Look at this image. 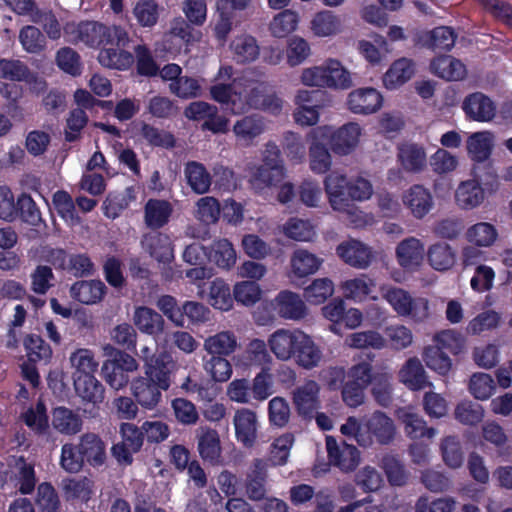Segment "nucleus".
<instances>
[{
	"mask_svg": "<svg viewBox=\"0 0 512 512\" xmlns=\"http://www.w3.org/2000/svg\"><path fill=\"white\" fill-rule=\"evenodd\" d=\"M324 188L331 207L346 213L350 222L358 226L362 222V211L353 202L364 201L371 197L373 192L371 183L362 177L350 181L346 175L333 171L325 177Z\"/></svg>",
	"mask_w": 512,
	"mask_h": 512,
	"instance_id": "1",
	"label": "nucleus"
},
{
	"mask_svg": "<svg viewBox=\"0 0 512 512\" xmlns=\"http://www.w3.org/2000/svg\"><path fill=\"white\" fill-rule=\"evenodd\" d=\"M66 34L73 35V41L82 42L91 48H102L108 45L126 47L129 43L127 31L116 25H105L98 21H81L78 24H67Z\"/></svg>",
	"mask_w": 512,
	"mask_h": 512,
	"instance_id": "2",
	"label": "nucleus"
},
{
	"mask_svg": "<svg viewBox=\"0 0 512 512\" xmlns=\"http://www.w3.org/2000/svg\"><path fill=\"white\" fill-rule=\"evenodd\" d=\"M234 97L238 98L233 101L235 115L243 114L250 109L278 114L282 108L281 100L274 94L268 93V85L265 82L248 81Z\"/></svg>",
	"mask_w": 512,
	"mask_h": 512,
	"instance_id": "3",
	"label": "nucleus"
},
{
	"mask_svg": "<svg viewBox=\"0 0 512 512\" xmlns=\"http://www.w3.org/2000/svg\"><path fill=\"white\" fill-rule=\"evenodd\" d=\"M302 82L312 87L347 89L352 85L350 73L338 60L330 59L322 66L305 69Z\"/></svg>",
	"mask_w": 512,
	"mask_h": 512,
	"instance_id": "4",
	"label": "nucleus"
},
{
	"mask_svg": "<svg viewBox=\"0 0 512 512\" xmlns=\"http://www.w3.org/2000/svg\"><path fill=\"white\" fill-rule=\"evenodd\" d=\"M121 440L111 447V455L120 466H130L134 455L141 451L144 444L143 431L130 422H122L119 426Z\"/></svg>",
	"mask_w": 512,
	"mask_h": 512,
	"instance_id": "5",
	"label": "nucleus"
},
{
	"mask_svg": "<svg viewBox=\"0 0 512 512\" xmlns=\"http://www.w3.org/2000/svg\"><path fill=\"white\" fill-rule=\"evenodd\" d=\"M348 381L341 388L343 402L352 408L363 404L365 389L370 385L371 363L362 361L354 364L347 371Z\"/></svg>",
	"mask_w": 512,
	"mask_h": 512,
	"instance_id": "6",
	"label": "nucleus"
},
{
	"mask_svg": "<svg viewBox=\"0 0 512 512\" xmlns=\"http://www.w3.org/2000/svg\"><path fill=\"white\" fill-rule=\"evenodd\" d=\"M325 92L320 89L300 90L296 96L299 107L294 113L297 124L313 126L319 120V110L324 106Z\"/></svg>",
	"mask_w": 512,
	"mask_h": 512,
	"instance_id": "7",
	"label": "nucleus"
},
{
	"mask_svg": "<svg viewBox=\"0 0 512 512\" xmlns=\"http://www.w3.org/2000/svg\"><path fill=\"white\" fill-rule=\"evenodd\" d=\"M175 368L176 364L170 354L166 352L153 354L145 360L144 377L154 382L158 387L168 390L171 386V376Z\"/></svg>",
	"mask_w": 512,
	"mask_h": 512,
	"instance_id": "8",
	"label": "nucleus"
},
{
	"mask_svg": "<svg viewBox=\"0 0 512 512\" xmlns=\"http://www.w3.org/2000/svg\"><path fill=\"white\" fill-rule=\"evenodd\" d=\"M322 136H329V144L335 154H350L359 142L361 128L357 123H347L331 132L329 127H321Z\"/></svg>",
	"mask_w": 512,
	"mask_h": 512,
	"instance_id": "9",
	"label": "nucleus"
},
{
	"mask_svg": "<svg viewBox=\"0 0 512 512\" xmlns=\"http://www.w3.org/2000/svg\"><path fill=\"white\" fill-rule=\"evenodd\" d=\"M320 386L314 380H307L292 392V401L297 414L304 419L313 418L320 408Z\"/></svg>",
	"mask_w": 512,
	"mask_h": 512,
	"instance_id": "10",
	"label": "nucleus"
},
{
	"mask_svg": "<svg viewBox=\"0 0 512 512\" xmlns=\"http://www.w3.org/2000/svg\"><path fill=\"white\" fill-rule=\"evenodd\" d=\"M285 176V167L281 151L275 143H267L263 164L259 167L257 178L267 186H275Z\"/></svg>",
	"mask_w": 512,
	"mask_h": 512,
	"instance_id": "11",
	"label": "nucleus"
},
{
	"mask_svg": "<svg viewBox=\"0 0 512 512\" xmlns=\"http://www.w3.org/2000/svg\"><path fill=\"white\" fill-rule=\"evenodd\" d=\"M326 449L330 464L338 467L341 471H353L359 464L360 453L354 445L345 442L339 445L334 437L327 436Z\"/></svg>",
	"mask_w": 512,
	"mask_h": 512,
	"instance_id": "12",
	"label": "nucleus"
},
{
	"mask_svg": "<svg viewBox=\"0 0 512 512\" xmlns=\"http://www.w3.org/2000/svg\"><path fill=\"white\" fill-rule=\"evenodd\" d=\"M457 34L448 26H438L432 30L422 31L416 35L415 44L433 52H448L456 42Z\"/></svg>",
	"mask_w": 512,
	"mask_h": 512,
	"instance_id": "13",
	"label": "nucleus"
},
{
	"mask_svg": "<svg viewBox=\"0 0 512 512\" xmlns=\"http://www.w3.org/2000/svg\"><path fill=\"white\" fill-rule=\"evenodd\" d=\"M385 299L393 309L402 316L422 317L428 310V302L423 299L415 301L410 294L401 288H391L385 294Z\"/></svg>",
	"mask_w": 512,
	"mask_h": 512,
	"instance_id": "14",
	"label": "nucleus"
},
{
	"mask_svg": "<svg viewBox=\"0 0 512 512\" xmlns=\"http://www.w3.org/2000/svg\"><path fill=\"white\" fill-rule=\"evenodd\" d=\"M462 109L466 117L476 122H489L496 115V104L482 92L468 94L463 102Z\"/></svg>",
	"mask_w": 512,
	"mask_h": 512,
	"instance_id": "15",
	"label": "nucleus"
},
{
	"mask_svg": "<svg viewBox=\"0 0 512 512\" xmlns=\"http://www.w3.org/2000/svg\"><path fill=\"white\" fill-rule=\"evenodd\" d=\"M300 329H278L268 338V346L275 357L282 361L291 360L294 356V349L300 338Z\"/></svg>",
	"mask_w": 512,
	"mask_h": 512,
	"instance_id": "16",
	"label": "nucleus"
},
{
	"mask_svg": "<svg viewBox=\"0 0 512 512\" xmlns=\"http://www.w3.org/2000/svg\"><path fill=\"white\" fill-rule=\"evenodd\" d=\"M337 255L348 265L358 268H367L372 261L371 249L359 240L350 239L337 246Z\"/></svg>",
	"mask_w": 512,
	"mask_h": 512,
	"instance_id": "17",
	"label": "nucleus"
},
{
	"mask_svg": "<svg viewBox=\"0 0 512 512\" xmlns=\"http://www.w3.org/2000/svg\"><path fill=\"white\" fill-rule=\"evenodd\" d=\"M142 248L155 260L168 263L173 258V247L170 237L159 230H151L141 238Z\"/></svg>",
	"mask_w": 512,
	"mask_h": 512,
	"instance_id": "18",
	"label": "nucleus"
},
{
	"mask_svg": "<svg viewBox=\"0 0 512 512\" xmlns=\"http://www.w3.org/2000/svg\"><path fill=\"white\" fill-rule=\"evenodd\" d=\"M403 203L416 219H423L433 208L431 192L423 185H412L403 195Z\"/></svg>",
	"mask_w": 512,
	"mask_h": 512,
	"instance_id": "19",
	"label": "nucleus"
},
{
	"mask_svg": "<svg viewBox=\"0 0 512 512\" xmlns=\"http://www.w3.org/2000/svg\"><path fill=\"white\" fill-rule=\"evenodd\" d=\"M173 211L168 200L150 198L144 205V223L150 230H160L170 222Z\"/></svg>",
	"mask_w": 512,
	"mask_h": 512,
	"instance_id": "20",
	"label": "nucleus"
},
{
	"mask_svg": "<svg viewBox=\"0 0 512 512\" xmlns=\"http://www.w3.org/2000/svg\"><path fill=\"white\" fill-rule=\"evenodd\" d=\"M197 449L204 462L216 466L222 464V448L218 432L212 428H200Z\"/></svg>",
	"mask_w": 512,
	"mask_h": 512,
	"instance_id": "21",
	"label": "nucleus"
},
{
	"mask_svg": "<svg viewBox=\"0 0 512 512\" xmlns=\"http://www.w3.org/2000/svg\"><path fill=\"white\" fill-rule=\"evenodd\" d=\"M382 95L372 87L352 91L347 100L349 109L357 114H371L382 106Z\"/></svg>",
	"mask_w": 512,
	"mask_h": 512,
	"instance_id": "22",
	"label": "nucleus"
},
{
	"mask_svg": "<svg viewBox=\"0 0 512 512\" xmlns=\"http://www.w3.org/2000/svg\"><path fill=\"white\" fill-rule=\"evenodd\" d=\"M294 356L291 357L299 367L310 370L320 363L322 351L313 339L302 331L297 345L294 349Z\"/></svg>",
	"mask_w": 512,
	"mask_h": 512,
	"instance_id": "23",
	"label": "nucleus"
},
{
	"mask_svg": "<svg viewBox=\"0 0 512 512\" xmlns=\"http://www.w3.org/2000/svg\"><path fill=\"white\" fill-rule=\"evenodd\" d=\"M275 311L284 319L299 320L306 315V306L301 297L294 292H279L273 303Z\"/></svg>",
	"mask_w": 512,
	"mask_h": 512,
	"instance_id": "24",
	"label": "nucleus"
},
{
	"mask_svg": "<svg viewBox=\"0 0 512 512\" xmlns=\"http://www.w3.org/2000/svg\"><path fill=\"white\" fill-rule=\"evenodd\" d=\"M133 321L140 332L149 336L157 337L164 332L163 316L150 307H137L134 311Z\"/></svg>",
	"mask_w": 512,
	"mask_h": 512,
	"instance_id": "25",
	"label": "nucleus"
},
{
	"mask_svg": "<svg viewBox=\"0 0 512 512\" xmlns=\"http://www.w3.org/2000/svg\"><path fill=\"white\" fill-rule=\"evenodd\" d=\"M236 438L245 447L254 446L257 438V419L255 412L249 409L238 410L234 416Z\"/></svg>",
	"mask_w": 512,
	"mask_h": 512,
	"instance_id": "26",
	"label": "nucleus"
},
{
	"mask_svg": "<svg viewBox=\"0 0 512 512\" xmlns=\"http://www.w3.org/2000/svg\"><path fill=\"white\" fill-rule=\"evenodd\" d=\"M430 69L434 75L447 81L462 80L467 74L466 66L450 55L435 57L431 61Z\"/></svg>",
	"mask_w": 512,
	"mask_h": 512,
	"instance_id": "27",
	"label": "nucleus"
},
{
	"mask_svg": "<svg viewBox=\"0 0 512 512\" xmlns=\"http://www.w3.org/2000/svg\"><path fill=\"white\" fill-rule=\"evenodd\" d=\"M131 388L137 403L146 409L155 408L161 401L162 391H165L144 376L135 379Z\"/></svg>",
	"mask_w": 512,
	"mask_h": 512,
	"instance_id": "28",
	"label": "nucleus"
},
{
	"mask_svg": "<svg viewBox=\"0 0 512 512\" xmlns=\"http://www.w3.org/2000/svg\"><path fill=\"white\" fill-rule=\"evenodd\" d=\"M83 459L92 467H99L106 460V446L104 441L94 433H86L80 437L78 444Z\"/></svg>",
	"mask_w": 512,
	"mask_h": 512,
	"instance_id": "29",
	"label": "nucleus"
},
{
	"mask_svg": "<svg viewBox=\"0 0 512 512\" xmlns=\"http://www.w3.org/2000/svg\"><path fill=\"white\" fill-rule=\"evenodd\" d=\"M424 256V246L417 238L410 237L402 240L396 248L398 263L404 269L418 267Z\"/></svg>",
	"mask_w": 512,
	"mask_h": 512,
	"instance_id": "30",
	"label": "nucleus"
},
{
	"mask_svg": "<svg viewBox=\"0 0 512 512\" xmlns=\"http://www.w3.org/2000/svg\"><path fill=\"white\" fill-rule=\"evenodd\" d=\"M106 286L100 280H80L70 288L71 297L83 304H94L102 300Z\"/></svg>",
	"mask_w": 512,
	"mask_h": 512,
	"instance_id": "31",
	"label": "nucleus"
},
{
	"mask_svg": "<svg viewBox=\"0 0 512 512\" xmlns=\"http://www.w3.org/2000/svg\"><path fill=\"white\" fill-rule=\"evenodd\" d=\"M415 73V65L411 59L400 58L392 63L384 74L383 83L387 89H396L408 82Z\"/></svg>",
	"mask_w": 512,
	"mask_h": 512,
	"instance_id": "32",
	"label": "nucleus"
},
{
	"mask_svg": "<svg viewBox=\"0 0 512 512\" xmlns=\"http://www.w3.org/2000/svg\"><path fill=\"white\" fill-rule=\"evenodd\" d=\"M267 472L261 459H255L253 469L247 474L245 481L246 495L252 501H261L266 496Z\"/></svg>",
	"mask_w": 512,
	"mask_h": 512,
	"instance_id": "33",
	"label": "nucleus"
},
{
	"mask_svg": "<svg viewBox=\"0 0 512 512\" xmlns=\"http://www.w3.org/2000/svg\"><path fill=\"white\" fill-rule=\"evenodd\" d=\"M73 382L76 394L84 402L96 405L104 400V386L95 376H75Z\"/></svg>",
	"mask_w": 512,
	"mask_h": 512,
	"instance_id": "34",
	"label": "nucleus"
},
{
	"mask_svg": "<svg viewBox=\"0 0 512 512\" xmlns=\"http://www.w3.org/2000/svg\"><path fill=\"white\" fill-rule=\"evenodd\" d=\"M397 417L404 424L405 433L411 439H421L424 437L431 439L436 434L434 428L427 427L423 418L407 409H399Z\"/></svg>",
	"mask_w": 512,
	"mask_h": 512,
	"instance_id": "35",
	"label": "nucleus"
},
{
	"mask_svg": "<svg viewBox=\"0 0 512 512\" xmlns=\"http://www.w3.org/2000/svg\"><path fill=\"white\" fill-rule=\"evenodd\" d=\"M187 184L196 194H205L212 185V176L206 167L197 161H189L184 169Z\"/></svg>",
	"mask_w": 512,
	"mask_h": 512,
	"instance_id": "36",
	"label": "nucleus"
},
{
	"mask_svg": "<svg viewBox=\"0 0 512 512\" xmlns=\"http://www.w3.org/2000/svg\"><path fill=\"white\" fill-rule=\"evenodd\" d=\"M323 263V259L306 249H296L290 259L291 271L298 278L307 277L316 273Z\"/></svg>",
	"mask_w": 512,
	"mask_h": 512,
	"instance_id": "37",
	"label": "nucleus"
},
{
	"mask_svg": "<svg viewBox=\"0 0 512 512\" xmlns=\"http://www.w3.org/2000/svg\"><path fill=\"white\" fill-rule=\"evenodd\" d=\"M400 380L406 387L418 391L431 385L428 382L422 363L416 357L409 358L399 372Z\"/></svg>",
	"mask_w": 512,
	"mask_h": 512,
	"instance_id": "38",
	"label": "nucleus"
},
{
	"mask_svg": "<svg viewBox=\"0 0 512 512\" xmlns=\"http://www.w3.org/2000/svg\"><path fill=\"white\" fill-rule=\"evenodd\" d=\"M52 426L61 434L75 435L81 431L82 419L71 409L59 406L52 411Z\"/></svg>",
	"mask_w": 512,
	"mask_h": 512,
	"instance_id": "39",
	"label": "nucleus"
},
{
	"mask_svg": "<svg viewBox=\"0 0 512 512\" xmlns=\"http://www.w3.org/2000/svg\"><path fill=\"white\" fill-rule=\"evenodd\" d=\"M124 48L112 45L102 47L98 55L99 63L107 68L128 69L134 63V56Z\"/></svg>",
	"mask_w": 512,
	"mask_h": 512,
	"instance_id": "40",
	"label": "nucleus"
},
{
	"mask_svg": "<svg viewBox=\"0 0 512 512\" xmlns=\"http://www.w3.org/2000/svg\"><path fill=\"white\" fill-rule=\"evenodd\" d=\"M368 432L380 444H388L394 438L395 427L393 421L383 412H374L366 423Z\"/></svg>",
	"mask_w": 512,
	"mask_h": 512,
	"instance_id": "41",
	"label": "nucleus"
},
{
	"mask_svg": "<svg viewBox=\"0 0 512 512\" xmlns=\"http://www.w3.org/2000/svg\"><path fill=\"white\" fill-rule=\"evenodd\" d=\"M455 199L462 209H472L483 202L484 190L477 180H467L457 188Z\"/></svg>",
	"mask_w": 512,
	"mask_h": 512,
	"instance_id": "42",
	"label": "nucleus"
},
{
	"mask_svg": "<svg viewBox=\"0 0 512 512\" xmlns=\"http://www.w3.org/2000/svg\"><path fill=\"white\" fill-rule=\"evenodd\" d=\"M230 48L233 52V58L237 63H250L259 56V45L256 39L251 35H240L235 37Z\"/></svg>",
	"mask_w": 512,
	"mask_h": 512,
	"instance_id": "43",
	"label": "nucleus"
},
{
	"mask_svg": "<svg viewBox=\"0 0 512 512\" xmlns=\"http://www.w3.org/2000/svg\"><path fill=\"white\" fill-rule=\"evenodd\" d=\"M398 159L407 172L417 173L426 165V153L423 147L411 143L399 147Z\"/></svg>",
	"mask_w": 512,
	"mask_h": 512,
	"instance_id": "44",
	"label": "nucleus"
},
{
	"mask_svg": "<svg viewBox=\"0 0 512 512\" xmlns=\"http://www.w3.org/2000/svg\"><path fill=\"white\" fill-rule=\"evenodd\" d=\"M372 395L375 401L382 407H388L392 403L391 375L385 371H374L371 366Z\"/></svg>",
	"mask_w": 512,
	"mask_h": 512,
	"instance_id": "45",
	"label": "nucleus"
},
{
	"mask_svg": "<svg viewBox=\"0 0 512 512\" xmlns=\"http://www.w3.org/2000/svg\"><path fill=\"white\" fill-rule=\"evenodd\" d=\"M265 130V122L263 117L253 114L244 116L237 120L233 126V132L237 138L246 142H251L260 136Z\"/></svg>",
	"mask_w": 512,
	"mask_h": 512,
	"instance_id": "46",
	"label": "nucleus"
},
{
	"mask_svg": "<svg viewBox=\"0 0 512 512\" xmlns=\"http://www.w3.org/2000/svg\"><path fill=\"white\" fill-rule=\"evenodd\" d=\"M208 259L219 268L230 269L236 263V251L229 240L219 239L208 249Z\"/></svg>",
	"mask_w": 512,
	"mask_h": 512,
	"instance_id": "47",
	"label": "nucleus"
},
{
	"mask_svg": "<svg viewBox=\"0 0 512 512\" xmlns=\"http://www.w3.org/2000/svg\"><path fill=\"white\" fill-rule=\"evenodd\" d=\"M236 345V337L227 331L210 336L204 342V348L210 356H228L234 352Z\"/></svg>",
	"mask_w": 512,
	"mask_h": 512,
	"instance_id": "48",
	"label": "nucleus"
},
{
	"mask_svg": "<svg viewBox=\"0 0 512 512\" xmlns=\"http://www.w3.org/2000/svg\"><path fill=\"white\" fill-rule=\"evenodd\" d=\"M71 365L75 368V376H95L99 363L95 359L94 352L87 348H79L70 356Z\"/></svg>",
	"mask_w": 512,
	"mask_h": 512,
	"instance_id": "49",
	"label": "nucleus"
},
{
	"mask_svg": "<svg viewBox=\"0 0 512 512\" xmlns=\"http://www.w3.org/2000/svg\"><path fill=\"white\" fill-rule=\"evenodd\" d=\"M23 346L30 362H48L52 357L50 345L37 334H27L23 339Z\"/></svg>",
	"mask_w": 512,
	"mask_h": 512,
	"instance_id": "50",
	"label": "nucleus"
},
{
	"mask_svg": "<svg viewBox=\"0 0 512 512\" xmlns=\"http://www.w3.org/2000/svg\"><path fill=\"white\" fill-rule=\"evenodd\" d=\"M23 421L27 427L38 435H44L49 429V417L47 408L42 400L37 401L34 407L27 409L22 415Z\"/></svg>",
	"mask_w": 512,
	"mask_h": 512,
	"instance_id": "51",
	"label": "nucleus"
},
{
	"mask_svg": "<svg viewBox=\"0 0 512 512\" xmlns=\"http://www.w3.org/2000/svg\"><path fill=\"white\" fill-rule=\"evenodd\" d=\"M140 135L151 147L171 149L175 147L176 140L172 133L159 129L146 122L141 123Z\"/></svg>",
	"mask_w": 512,
	"mask_h": 512,
	"instance_id": "52",
	"label": "nucleus"
},
{
	"mask_svg": "<svg viewBox=\"0 0 512 512\" xmlns=\"http://www.w3.org/2000/svg\"><path fill=\"white\" fill-rule=\"evenodd\" d=\"M429 264L438 271L451 268L455 262V253L447 243H436L427 252Z\"/></svg>",
	"mask_w": 512,
	"mask_h": 512,
	"instance_id": "53",
	"label": "nucleus"
},
{
	"mask_svg": "<svg viewBox=\"0 0 512 512\" xmlns=\"http://www.w3.org/2000/svg\"><path fill=\"white\" fill-rule=\"evenodd\" d=\"M17 218L31 226H39L43 223L41 212L31 197V195L23 192L16 200Z\"/></svg>",
	"mask_w": 512,
	"mask_h": 512,
	"instance_id": "54",
	"label": "nucleus"
},
{
	"mask_svg": "<svg viewBox=\"0 0 512 512\" xmlns=\"http://www.w3.org/2000/svg\"><path fill=\"white\" fill-rule=\"evenodd\" d=\"M310 169L316 174H325L332 165L329 149L323 143L314 140L309 147Z\"/></svg>",
	"mask_w": 512,
	"mask_h": 512,
	"instance_id": "55",
	"label": "nucleus"
},
{
	"mask_svg": "<svg viewBox=\"0 0 512 512\" xmlns=\"http://www.w3.org/2000/svg\"><path fill=\"white\" fill-rule=\"evenodd\" d=\"M467 151L470 158L476 162L487 160L492 152V142L485 132H476L467 140Z\"/></svg>",
	"mask_w": 512,
	"mask_h": 512,
	"instance_id": "56",
	"label": "nucleus"
},
{
	"mask_svg": "<svg viewBox=\"0 0 512 512\" xmlns=\"http://www.w3.org/2000/svg\"><path fill=\"white\" fill-rule=\"evenodd\" d=\"M16 468L18 491L23 495L31 494L36 486L34 464L28 463L24 456H19L16 460Z\"/></svg>",
	"mask_w": 512,
	"mask_h": 512,
	"instance_id": "57",
	"label": "nucleus"
},
{
	"mask_svg": "<svg viewBox=\"0 0 512 512\" xmlns=\"http://www.w3.org/2000/svg\"><path fill=\"white\" fill-rule=\"evenodd\" d=\"M209 299L214 308L228 311L233 306L234 297L231 296L229 285L224 280L216 278L210 285Z\"/></svg>",
	"mask_w": 512,
	"mask_h": 512,
	"instance_id": "58",
	"label": "nucleus"
},
{
	"mask_svg": "<svg viewBox=\"0 0 512 512\" xmlns=\"http://www.w3.org/2000/svg\"><path fill=\"white\" fill-rule=\"evenodd\" d=\"M334 293V284L329 278L315 279L304 289L306 301L313 305L324 303Z\"/></svg>",
	"mask_w": 512,
	"mask_h": 512,
	"instance_id": "59",
	"label": "nucleus"
},
{
	"mask_svg": "<svg viewBox=\"0 0 512 512\" xmlns=\"http://www.w3.org/2000/svg\"><path fill=\"white\" fill-rule=\"evenodd\" d=\"M423 359L430 369L441 375L448 373L452 366L449 355L436 343L435 346H428L424 349Z\"/></svg>",
	"mask_w": 512,
	"mask_h": 512,
	"instance_id": "60",
	"label": "nucleus"
},
{
	"mask_svg": "<svg viewBox=\"0 0 512 512\" xmlns=\"http://www.w3.org/2000/svg\"><path fill=\"white\" fill-rule=\"evenodd\" d=\"M443 461L450 468H459L464 462L461 443L456 436H447L441 442Z\"/></svg>",
	"mask_w": 512,
	"mask_h": 512,
	"instance_id": "61",
	"label": "nucleus"
},
{
	"mask_svg": "<svg viewBox=\"0 0 512 512\" xmlns=\"http://www.w3.org/2000/svg\"><path fill=\"white\" fill-rule=\"evenodd\" d=\"M298 24V15L291 10H284L276 15L270 23L271 34L277 38L286 37Z\"/></svg>",
	"mask_w": 512,
	"mask_h": 512,
	"instance_id": "62",
	"label": "nucleus"
},
{
	"mask_svg": "<svg viewBox=\"0 0 512 512\" xmlns=\"http://www.w3.org/2000/svg\"><path fill=\"white\" fill-rule=\"evenodd\" d=\"M282 148L293 164L301 163L306 156V148L298 133L287 131L283 135Z\"/></svg>",
	"mask_w": 512,
	"mask_h": 512,
	"instance_id": "63",
	"label": "nucleus"
},
{
	"mask_svg": "<svg viewBox=\"0 0 512 512\" xmlns=\"http://www.w3.org/2000/svg\"><path fill=\"white\" fill-rule=\"evenodd\" d=\"M36 504L40 512H58L60 499L51 483L43 482L39 484L37 488Z\"/></svg>",
	"mask_w": 512,
	"mask_h": 512,
	"instance_id": "64",
	"label": "nucleus"
}]
</instances>
